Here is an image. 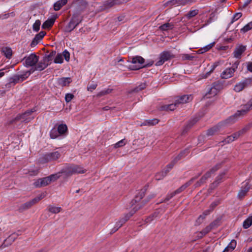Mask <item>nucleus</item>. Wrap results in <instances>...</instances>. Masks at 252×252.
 Listing matches in <instances>:
<instances>
[{
  "label": "nucleus",
  "instance_id": "f257e3e1",
  "mask_svg": "<svg viewBox=\"0 0 252 252\" xmlns=\"http://www.w3.org/2000/svg\"><path fill=\"white\" fill-rule=\"evenodd\" d=\"M252 109V98L244 105L240 110H238L234 115L230 116L225 121L220 122L223 123L222 127L227 125H231L236 122L238 118L246 114V113Z\"/></svg>",
  "mask_w": 252,
  "mask_h": 252
},
{
  "label": "nucleus",
  "instance_id": "f03ea898",
  "mask_svg": "<svg viewBox=\"0 0 252 252\" xmlns=\"http://www.w3.org/2000/svg\"><path fill=\"white\" fill-rule=\"evenodd\" d=\"M62 156V153L59 151H53L47 153L41 156L38 159L40 164H45L57 161Z\"/></svg>",
  "mask_w": 252,
  "mask_h": 252
},
{
  "label": "nucleus",
  "instance_id": "7ed1b4c3",
  "mask_svg": "<svg viewBox=\"0 0 252 252\" xmlns=\"http://www.w3.org/2000/svg\"><path fill=\"white\" fill-rule=\"evenodd\" d=\"M29 73H23L20 75H15L9 79V82L5 84L6 88H10L16 84L22 82L29 76Z\"/></svg>",
  "mask_w": 252,
  "mask_h": 252
},
{
  "label": "nucleus",
  "instance_id": "20e7f679",
  "mask_svg": "<svg viewBox=\"0 0 252 252\" xmlns=\"http://www.w3.org/2000/svg\"><path fill=\"white\" fill-rule=\"evenodd\" d=\"M196 179V178H191L189 182L185 184L184 185H182L181 187H180L179 188L177 189L174 191L171 192L170 193H168L164 201H161L157 204L159 203H165L167 201L169 200L171 198H172L174 196H175L176 194H179L182 192L183 190H184L188 187H189V185L191 184V183L194 181V180Z\"/></svg>",
  "mask_w": 252,
  "mask_h": 252
},
{
  "label": "nucleus",
  "instance_id": "39448f33",
  "mask_svg": "<svg viewBox=\"0 0 252 252\" xmlns=\"http://www.w3.org/2000/svg\"><path fill=\"white\" fill-rule=\"evenodd\" d=\"M223 88V82L220 80L214 82L212 87L209 89V90L207 93L206 95L207 97H210L212 95H216L219 91Z\"/></svg>",
  "mask_w": 252,
  "mask_h": 252
},
{
  "label": "nucleus",
  "instance_id": "423d86ee",
  "mask_svg": "<svg viewBox=\"0 0 252 252\" xmlns=\"http://www.w3.org/2000/svg\"><path fill=\"white\" fill-rule=\"evenodd\" d=\"M174 58H175V56L170 51H164L159 54V60L156 63L155 65L156 66H160L165 62Z\"/></svg>",
  "mask_w": 252,
  "mask_h": 252
},
{
  "label": "nucleus",
  "instance_id": "0eeeda50",
  "mask_svg": "<svg viewBox=\"0 0 252 252\" xmlns=\"http://www.w3.org/2000/svg\"><path fill=\"white\" fill-rule=\"evenodd\" d=\"M35 111L34 109H31L25 112L24 113L18 115L15 118L16 121H21L25 123H28L32 120L34 117L32 116V113Z\"/></svg>",
  "mask_w": 252,
  "mask_h": 252
},
{
  "label": "nucleus",
  "instance_id": "6e6552de",
  "mask_svg": "<svg viewBox=\"0 0 252 252\" xmlns=\"http://www.w3.org/2000/svg\"><path fill=\"white\" fill-rule=\"evenodd\" d=\"M193 99V96L191 94H184L181 96H177L175 98V103L177 107L179 105L183 104L190 102Z\"/></svg>",
  "mask_w": 252,
  "mask_h": 252
},
{
  "label": "nucleus",
  "instance_id": "1a4fd4ad",
  "mask_svg": "<svg viewBox=\"0 0 252 252\" xmlns=\"http://www.w3.org/2000/svg\"><path fill=\"white\" fill-rule=\"evenodd\" d=\"M252 79L250 78H245L242 81L236 84L234 88V90L236 92H240L245 88L251 85Z\"/></svg>",
  "mask_w": 252,
  "mask_h": 252
},
{
  "label": "nucleus",
  "instance_id": "9d476101",
  "mask_svg": "<svg viewBox=\"0 0 252 252\" xmlns=\"http://www.w3.org/2000/svg\"><path fill=\"white\" fill-rule=\"evenodd\" d=\"M25 64L26 67L34 66L38 63L39 56H36L35 54H31L27 57H25Z\"/></svg>",
  "mask_w": 252,
  "mask_h": 252
},
{
  "label": "nucleus",
  "instance_id": "9b49d317",
  "mask_svg": "<svg viewBox=\"0 0 252 252\" xmlns=\"http://www.w3.org/2000/svg\"><path fill=\"white\" fill-rule=\"evenodd\" d=\"M21 234V231L18 230L17 232L12 233L6 239H5L1 245V247L5 248L10 245Z\"/></svg>",
  "mask_w": 252,
  "mask_h": 252
},
{
  "label": "nucleus",
  "instance_id": "f8f14e48",
  "mask_svg": "<svg viewBox=\"0 0 252 252\" xmlns=\"http://www.w3.org/2000/svg\"><path fill=\"white\" fill-rule=\"evenodd\" d=\"M148 188V185H146L143 189H141L139 191L138 194L135 196L134 198L131 200V205H134L140 201V200L145 195V193L146 191Z\"/></svg>",
  "mask_w": 252,
  "mask_h": 252
},
{
  "label": "nucleus",
  "instance_id": "ddd939ff",
  "mask_svg": "<svg viewBox=\"0 0 252 252\" xmlns=\"http://www.w3.org/2000/svg\"><path fill=\"white\" fill-rule=\"evenodd\" d=\"M128 61L132 63L131 65L142 66L145 62V59L142 57L136 56L129 58Z\"/></svg>",
  "mask_w": 252,
  "mask_h": 252
},
{
  "label": "nucleus",
  "instance_id": "4468645a",
  "mask_svg": "<svg viewBox=\"0 0 252 252\" xmlns=\"http://www.w3.org/2000/svg\"><path fill=\"white\" fill-rule=\"evenodd\" d=\"M46 34V32L44 31H41L39 33L36 34L32 39L30 46L32 47H35L42 39Z\"/></svg>",
  "mask_w": 252,
  "mask_h": 252
},
{
  "label": "nucleus",
  "instance_id": "2eb2a0df",
  "mask_svg": "<svg viewBox=\"0 0 252 252\" xmlns=\"http://www.w3.org/2000/svg\"><path fill=\"white\" fill-rule=\"evenodd\" d=\"M223 123H218L216 126L208 129L206 131V135L207 136H213L218 132L221 128L222 127Z\"/></svg>",
  "mask_w": 252,
  "mask_h": 252
},
{
  "label": "nucleus",
  "instance_id": "dca6fc26",
  "mask_svg": "<svg viewBox=\"0 0 252 252\" xmlns=\"http://www.w3.org/2000/svg\"><path fill=\"white\" fill-rule=\"evenodd\" d=\"M140 207L137 208L136 207H134L129 213L125 215L124 218H121L118 221L120 223H122L123 225L126 221H127L129 218L138 210Z\"/></svg>",
  "mask_w": 252,
  "mask_h": 252
},
{
  "label": "nucleus",
  "instance_id": "f3484780",
  "mask_svg": "<svg viewBox=\"0 0 252 252\" xmlns=\"http://www.w3.org/2000/svg\"><path fill=\"white\" fill-rule=\"evenodd\" d=\"M246 46L241 45L236 47L234 52V57L237 59H240L241 58L242 54L246 51Z\"/></svg>",
  "mask_w": 252,
  "mask_h": 252
},
{
  "label": "nucleus",
  "instance_id": "a211bd4d",
  "mask_svg": "<svg viewBox=\"0 0 252 252\" xmlns=\"http://www.w3.org/2000/svg\"><path fill=\"white\" fill-rule=\"evenodd\" d=\"M198 120L199 119L197 117H195L189 121L187 125L184 127L182 134L183 135L186 133L189 129L198 121Z\"/></svg>",
  "mask_w": 252,
  "mask_h": 252
},
{
  "label": "nucleus",
  "instance_id": "6ab92c4d",
  "mask_svg": "<svg viewBox=\"0 0 252 252\" xmlns=\"http://www.w3.org/2000/svg\"><path fill=\"white\" fill-rule=\"evenodd\" d=\"M49 184V183H48L46 177L39 178L33 183V185L36 188L45 187Z\"/></svg>",
  "mask_w": 252,
  "mask_h": 252
},
{
  "label": "nucleus",
  "instance_id": "aec40b11",
  "mask_svg": "<svg viewBox=\"0 0 252 252\" xmlns=\"http://www.w3.org/2000/svg\"><path fill=\"white\" fill-rule=\"evenodd\" d=\"M197 0H171L170 2L172 5H185L195 2Z\"/></svg>",
  "mask_w": 252,
  "mask_h": 252
},
{
  "label": "nucleus",
  "instance_id": "412c9836",
  "mask_svg": "<svg viewBox=\"0 0 252 252\" xmlns=\"http://www.w3.org/2000/svg\"><path fill=\"white\" fill-rule=\"evenodd\" d=\"M250 189V187L247 183L244 187H242L241 189L239 191L237 196L240 199H243L247 194Z\"/></svg>",
  "mask_w": 252,
  "mask_h": 252
},
{
  "label": "nucleus",
  "instance_id": "4be33fe9",
  "mask_svg": "<svg viewBox=\"0 0 252 252\" xmlns=\"http://www.w3.org/2000/svg\"><path fill=\"white\" fill-rule=\"evenodd\" d=\"M234 72L230 67H228L222 71L220 74V77L222 79H228L233 76Z\"/></svg>",
  "mask_w": 252,
  "mask_h": 252
},
{
  "label": "nucleus",
  "instance_id": "5701e85b",
  "mask_svg": "<svg viewBox=\"0 0 252 252\" xmlns=\"http://www.w3.org/2000/svg\"><path fill=\"white\" fill-rule=\"evenodd\" d=\"M51 63H47L46 62H44V60L42 59V61L35 65V69L39 71H42L46 68Z\"/></svg>",
  "mask_w": 252,
  "mask_h": 252
},
{
  "label": "nucleus",
  "instance_id": "b1692460",
  "mask_svg": "<svg viewBox=\"0 0 252 252\" xmlns=\"http://www.w3.org/2000/svg\"><path fill=\"white\" fill-rule=\"evenodd\" d=\"M154 62L152 60H151V61L147 62V63L146 64H143L142 65V66H137L136 65H129V68L130 70H138L142 68L148 67L151 66L154 64Z\"/></svg>",
  "mask_w": 252,
  "mask_h": 252
},
{
  "label": "nucleus",
  "instance_id": "393cba45",
  "mask_svg": "<svg viewBox=\"0 0 252 252\" xmlns=\"http://www.w3.org/2000/svg\"><path fill=\"white\" fill-rule=\"evenodd\" d=\"M61 174H64L66 176H70L75 174L72 167V165L66 166L61 170Z\"/></svg>",
  "mask_w": 252,
  "mask_h": 252
},
{
  "label": "nucleus",
  "instance_id": "a878e982",
  "mask_svg": "<svg viewBox=\"0 0 252 252\" xmlns=\"http://www.w3.org/2000/svg\"><path fill=\"white\" fill-rule=\"evenodd\" d=\"M71 82V79L70 77H62L58 78L57 80L58 84L62 87L68 86Z\"/></svg>",
  "mask_w": 252,
  "mask_h": 252
},
{
  "label": "nucleus",
  "instance_id": "bb28decb",
  "mask_svg": "<svg viewBox=\"0 0 252 252\" xmlns=\"http://www.w3.org/2000/svg\"><path fill=\"white\" fill-rule=\"evenodd\" d=\"M57 131L60 135H66L68 131L67 126L65 124H60L58 126Z\"/></svg>",
  "mask_w": 252,
  "mask_h": 252
},
{
  "label": "nucleus",
  "instance_id": "cd10ccee",
  "mask_svg": "<svg viewBox=\"0 0 252 252\" xmlns=\"http://www.w3.org/2000/svg\"><path fill=\"white\" fill-rule=\"evenodd\" d=\"M209 177H210V172H207L205 174V175H204L201 177V178L200 179V180L197 181L195 183V187L196 188V187H198L200 186L201 185H203V184H204L206 182V180Z\"/></svg>",
  "mask_w": 252,
  "mask_h": 252
},
{
  "label": "nucleus",
  "instance_id": "c85d7f7f",
  "mask_svg": "<svg viewBox=\"0 0 252 252\" xmlns=\"http://www.w3.org/2000/svg\"><path fill=\"white\" fill-rule=\"evenodd\" d=\"M177 108L175 102L169 104H165L161 105L160 107L161 111H173Z\"/></svg>",
  "mask_w": 252,
  "mask_h": 252
},
{
  "label": "nucleus",
  "instance_id": "c756f323",
  "mask_svg": "<svg viewBox=\"0 0 252 252\" xmlns=\"http://www.w3.org/2000/svg\"><path fill=\"white\" fill-rule=\"evenodd\" d=\"M67 2V0H59L54 4V9L55 11L59 10Z\"/></svg>",
  "mask_w": 252,
  "mask_h": 252
},
{
  "label": "nucleus",
  "instance_id": "7c9ffc66",
  "mask_svg": "<svg viewBox=\"0 0 252 252\" xmlns=\"http://www.w3.org/2000/svg\"><path fill=\"white\" fill-rule=\"evenodd\" d=\"M56 52L52 50L48 55L45 54L43 57V59L44 62L47 63H51V61L53 60V58L55 56Z\"/></svg>",
  "mask_w": 252,
  "mask_h": 252
},
{
  "label": "nucleus",
  "instance_id": "2f4dec72",
  "mask_svg": "<svg viewBox=\"0 0 252 252\" xmlns=\"http://www.w3.org/2000/svg\"><path fill=\"white\" fill-rule=\"evenodd\" d=\"M2 53L7 59H10L12 55V51L11 48L8 47H3L1 50Z\"/></svg>",
  "mask_w": 252,
  "mask_h": 252
},
{
  "label": "nucleus",
  "instance_id": "473e14b6",
  "mask_svg": "<svg viewBox=\"0 0 252 252\" xmlns=\"http://www.w3.org/2000/svg\"><path fill=\"white\" fill-rule=\"evenodd\" d=\"M55 21V19L53 18L47 19L42 24V28L46 29L51 27L54 25Z\"/></svg>",
  "mask_w": 252,
  "mask_h": 252
},
{
  "label": "nucleus",
  "instance_id": "72a5a7b5",
  "mask_svg": "<svg viewBox=\"0 0 252 252\" xmlns=\"http://www.w3.org/2000/svg\"><path fill=\"white\" fill-rule=\"evenodd\" d=\"M71 20L75 24V26H78L82 21L83 18L78 14H74L72 15Z\"/></svg>",
  "mask_w": 252,
  "mask_h": 252
},
{
  "label": "nucleus",
  "instance_id": "f704fd0d",
  "mask_svg": "<svg viewBox=\"0 0 252 252\" xmlns=\"http://www.w3.org/2000/svg\"><path fill=\"white\" fill-rule=\"evenodd\" d=\"M159 122V120L157 119H153L152 120H146L144 121L141 124V126H152L157 124Z\"/></svg>",
  "mask_w": 252,
  "mask_h": 252
},
{
  "label": "nucleus",
  "instance_id": "c9c22d12",
  "mask_svg": "<svg viewBox=\"0 0 252 252\" xmlns=\"http://www.w3.org/2000/svg\"><path fill=\"white\" fill-rule=\"evenodd\" d=\"M61 172H59L58 173L53 174L48 177H46L49 184L52 182H54L56 181L58 179H59L61 177Z\"/></svg>",
  "mask_w": 252,
  "mask_h": 252
},
{
  "label": "nucleus",
  "instance_id": "e433bc0d",
  "mask_svg": "<svg viewBox=\"0 0 252 252\" xmlns=\"http://www.w3.org/2000/svg\"><path fill=\"white\" fill-rule=\"evenodd\" d=\"M220 64L219 62H216L213 63L212 65H211V68L210 71L206 72L205 74H203L202 76V78H207L209 76L211 75V74L214 71L215 68L218 66Z\"/></svg>",
  "mask_w": 252,
  "mask_h": 252
},
{
  "label": "nucleus",
  "instance_id": "4c0bfd02",
  "mask_svg": "<svg viewBox=\"0 0 252 252\" xmlns=\"http://www.w3.org/2000/svg\"><path fill=\"white\" fill-rule=\"evenodd\" d=\"M220 64L219 62H216L213 63L212 65H211V68L210 71L206 72L205 74H203L202 76V78H207L209 76L211 75V74L214 71L215 68L218 66Z\"/></svg>",
  "mask_w": 252,
  "mask_h": 252
},
{
  "label": "nucleus",
  "instance_id": "58836bf2",
  "mask_svg": "<svg viewBox=\"0 0 252 252\" xmlns=\"http://www.w3.org/2000/svg\"><path fill=\"white\" fill-rule=\"evenodd\" d=\"M215 44V42L211 43L209 44L204 46V47L200 48L198 50L197 52L199 54H203L212 48L214 46Z\"/></svg>",
  "mask_w": 252,
  "mask_h": 252
},
{
  "label": "nucleus",
  "instance_id": "ea45409f",
  "mask_svg": "<svg viewBox=\"0 0 252 252\" xmlns=\"http://www.w3.org/2000/svg\"><path fill=\"white\" fill-rule=\"evenodd\" d=\"M250 128V125H248L246 126L245 127H244L242 129L240 130L239 131L235 132L234 133V136H235V137H238L241 136V135L244 134L246 133Z\"/></svg>",
  "mask_w": 252,
  "mask_h": 252
},
{
  "label": "nucleus",
  "instance_id": "a19ab883",
  "mask_svg": "<svg viewBox=\"0 0 252 252\" xmlns=\"http://www.w3.org/2000/svg\"><path fill=\"white\" fill-rule=\"evenodd\" d=\"M237 137H235V136H234V133L232 135L228 136L225 139L221 141L220 143H222L223 144H229L230 142L234 141L235 139H237Z\"/></svg>",
  "mask_w": 252,
  "mask_h": 252
},
{
  "label": "nucleus",
  "instance_id": "79ce46f5",
  "mask_svg": "<svg viewBox=\"0 0 252 252\" xmlns=\"http://www.w3.org/2000/svg\"><path fill=\"white\" fill-rule=\"evenodd\" d=\"M174 28V25L171 23H167L161 25L159 28L161 31H166Z\"/></svg>",
  "mask_w": 252,
  "mask_h": 252
},
{
  "label": "nucleus",
  "instance_id": "37998d69",
  "mask_svg": "<svg viewBox=\"0 0 252 252\" xmlns=\"http://www.w3.org/2000/svg\"><path fill=\"white\" fill-rule=\"evenodd\" d=\"M116 4H119L117 0H108L104 2V6L105 8H108Z\"/></svg>",
  "mask_w": 252,
  "mask_h": 252
},
{
  "label": "nucleus",
  "instance_id": "c03bdc74",
  "mask_svg": "<svg viewBox=\"0 0 252 252\" xmlns=\"http://www.w3.org/2000/svg\"><path fill=\"white\" fill-rule=\"evenodd\" d=\"M75 25V24L70 20L68 25L65 27L64 31L67 32H71L77 27V26Z\"/></svg>",
  "mask_w": 252,
  "mask_h": 252
},
{
  "label": "nucleus",
  "instance_id": "a18cd8bd",
  "mask_svg": "<svg viewBox=\"0 0 252 252\" xmlns=\"http://www.w3.org/2000/svg\"><path fill=\"white\" fill-rule=\"evenodd\" d=\"M252 224V216H250L244 220L243 226L244 228L247 229L250 227Z\"/></svg>",
  "mask_w": 252,
  "mask_h": 252
},
{
  "label": "nucleus",
  "instance_id": "49530a36",
  "mask_svg": "<svg viewBox=\"0 0 252 252\" xmlns=\"http://www.w3.org/2000/svg\"><path fill=\"white\" fill-rule=\"evenodd\" d=\"M72 167L75 174H82L86 172L85 170L79 165H72Z\"/></svg>",
  "mask_w": 252,
  "mask_h": 252
},
{
  "label": "nucleus",
  "instance_id": "de8ad7c7",
  "mask_svg": "<svg viewBox=\"0 0 252 252\" xmlns=\"http://www.w3.org/2000/svg\"><path fill=\"white\" fill-rule=\"evenodd\" d=\"M225 175V173L224 172H222L221 173H220V174H219L217 177H216V180L215 181V182L212 184V186H217L221 182V180L222 179V178L224 177Z\"/></svg>",
  "mask_w": 252,
  "mask_h": 252
},
{
  "label": "nucleus",
  "instance_id": "09e8293b",
  "mask_svg": "<svg viewBox=\"0 0 252 252\" xmlns=\"http://www.w3.org/2000/svg\"><path fill=\"white\" fill-rule=\"evenodd\" d=\"M57 128L55 127H53L50 131V136L52 139H55L60 136L58 132Z\"/></svg>",
  "mask_w": 252,
  "mask_h": 252
},
{
  "label": "nucleus",
  "instance_id": "8fccbe9b",
  "mask_svg": "<svg viewBox=\"0 0 252 252\" xmlns=\"http://www.w3.org/2000/svg\"><path fill=\"white\" fill-rule=\"evenodd\" d=\"M215 19V14L214 13L212 12L211 13L209 19L208 20H207L205 21V23L202 25V28L208 25L210 23H211L213 21H214Z\"/></svg>",
  "mask_w": 252,
  "mask_h": 252
},
{
  "label": "nucleus",
  "instance_id": "3c124183",
  "mask_svg": "<svg viewBox=\"0 0 252 252\" xmlns=\"http://www.w3.org/2000/svg\"><path fill=\"white\" fill-rule=\"evenodd\" d=\"M147 84L146 83H141L138 86L135 87L131 91V92H138L146 88Z\"/></svg>",
  "mask_w": 252,
  "mask_h": 252
},
{
  "label": "nucleus",
  "instance_id": "603ef678",
  "mask_svg": "<svg viewBox=\"0 0 252 252\" xmlns=\"http://www.w3.org/2000/svg\"><path fill=\"white\" fill-rule=\"evenodd\" d=\"M42 198H43V197L41 195H40V196H37L36 197H35L34 198L32 199L31 201L25 203L24 205H33L34 204H36L38 202V201L39 200H40Z\"/></svg>",
  "mask_w": 252,
  "mask_h": 252
},
{
  "label": "nucleus",
  "instance_id": "864d4df0",
  "mask_svg": "<svg viewBox=\"0 0 252 252\" xmlns=\"http://www.w3.org/2000/svg\"><path fill=\"white\" fill-rule=\"evenodd\" d=\"M199 10L198 9H194L189 11L186 15L188 19H190L198 14Z\"/></svg>",
  "mask_w": 252,
  "mask_h": 252
},
{
  "label": "nucleus",
  "instance_id": "5fc2aeb1",
  "mask_svg": "<svg viewBox=\"0 0 252 252\" xmlns=\"http://www.w3.org/2000/svg\"><path fill=\"white\" fill-rule=\"evenodd\" d=\"M39 173V170L37 168H31L29 170L28 172H26V174H28L30 176H34L37 175Z\"/></svg>",
  "mask_w": 252,
  "mask_h": 252
},
{
  "label": "nucleus",
  "instance_id": "6e6d98bb",
  "mask_svg": "<svg viewBox=\"0 0 252 252\" xmlns=\"http://www.w3.org/2000/svg\"><path fill=\"white\" fill-rule=\"evenodd\" d=\"M252 29V22H251L246 25L243 28L241 29V32L245 33Z\"/></svg>",
  "mask_w": 252,
  "mask_h": 252
},
{
  "label": "nucleus",
  "instance_id": "4d7b16f0",
  "mask_svg": "<svg viewBox=\"0 0 252 252\" xmlns=\"http://www.w3.org/2000/svg\"><path fill=\"white\" fill-rule=\"evenodd\" d=\"M188 153H189L188 149H186V150L181 152L180 153L177 157H176L173 159H176L177 162L179 160L181 159L182 157H183L185 155H187L188 154Z\"/></svg>",
  "mask_w": 252,
  "mask_h": 252
},
{
  "label": "nucleus",
  "instance_id": "13d9d810",
  "mask_svg": "<svg viewBox=\"0 0 252 252\" xmlns=\"http://www.w3.org/2000/svg\"><path fill=\"white\" fill-rule=\"evenodd\" d=\"M63 62V55L61 54H58L55 57L54 62L55 63H62Z\"/></svg>",
  "mask_w": 252,
  "mask_h": 252
},
{
  "label": "nucleus",
  "instance_id": "bf43d9fd",
  "mask_svg": "<svg viewBox=\"0 0 252 252\" xmlns=\"http://www.w3.org/2000/svg\"><path fill=\"white\" fill-rule=\"evenodd\" d=\"M112 91H113V89H109V88L104 89V90L100 91V92H99L97 94V96L100 97L103 95L109 94L111 93L112 92Z\"/></svg>",
  "mask_w": 252,
  "mask_h": 252
},
{
  "label": "nucleus",
  "instance_id": "052dcab7",
  "mask_svg": "<svg viewBox=\"0 0 252 252\" xmlns=\"http://www.w3.org/2000/svg\"><path fill=\"white\" fill-rule=\"evenodd\" d=\"M41 25V22L39 20H36L34 23L33 24L32 29L33 30L36 32H37L40 29V26Z\"/></svg>",
  "mask_w": 252,
  "mask_h": 252
},
{
  "label": "nucleus",
  "instance_id": "680f3d73",
  "mask_svg": "<svg viewBox=\"0 0 252 252\" xmlns=\"http://www.w3.org/2000/svg\"><path fill=\"white\" fill-rule=\"evenodd\" d=\"M48 210L49 212L53 213H58L61 211V207H56L55 206H49L48 208Z\"/></svg>",
  "mask_w": 252,
  "mask_h": 252
},
{
  "label": "nucleus",
  "instance_id": "e2e57ef3",
  "mask_svg": "<svg viewBox=\"0 0 252 252\" xmlns=\"http://www.w3.org/2000/svg\"><path fill=\"white\" fill-rule=\"evenodd\" d=\"M126 139H123L119 141L117 143H116L115 144H114V147L115 148H117L123 147L126 145Z\"/></svg>",
  "mask_w": 252,
  "mask_h": 252
},
{
  "label": "nucleus",
  "instance_id": "0e129e2a",
  "mask_svg": "<svg viewBox=\"0 0 252 252\" xmlns=\"http://www.w3.org/2000/svg\"><path fill=\"white\" fill-rule=\"evenodd\" d=\"M242 16V14L241 13V12H238V13H235L232 18V20H231V21L230 22L231 24H232L233 23H234L235 21H237V20H238L239 18H240L241 17V16Z\"/></svg>",
  "mask_w": 252,
  "mask_h": 252
},
{
  "label": "nucleus",
  "instance_id": "69168bd1",
  "mask_svg": "<svg viewBox=\"0 0 252 252\" xmlns=\"http://www.w3.org/2000/svg\"><path fill=\"white\" fill-rule=\"evenodd\" d=\"M165 176V173H164L162 171L157 173L155 175V178L157 180H160L164 178Z\"/></svg>",
  "mask_w": 252,
  "mask_h": 252
},
{
  "label": "nucleus",
  "instance_id": "338daca9",
  "mask_svg": "<svg viewBox=\"0 0 252 252\" xmlns=\"http://www.w3.org/2000/svg\"><path fill=\"white\" fill-rule=\"evenodd\" d=\"M221 167V163H218L215 166L213 167L210 171L208 172H210V175L211 174L215 173L219 169H220Z\"/></svg>",
  "mask_w": 252,
  "mask_h": 252
},
{
  "label": "nucleus",
  "instance_id": "774afa93",
  "mask_svg": "<svg viewBox=\"0 0 252 252\" xmlns=\"http://www.w3.org/2000/svg\"><path fill=\"white\" fill-rule=\"evenodd\" d=\"M236 241L232 240L230 243L228 245V248H229L230 251H232L236 246Z\"/></svg>",
  "mask_w": 252,
  "mask_h": 252
}]
</instances>
